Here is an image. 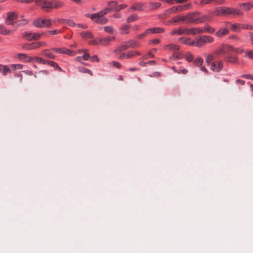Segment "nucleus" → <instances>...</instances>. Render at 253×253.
I'll return each mask as SVG.
<instances>
[{
    "label": "nucleus",
    "mask_w": 253,
    "mask_h": 253,
    "mask_svg": "<svg viewBox=\"0 0 253 253\" xmlns=\"http://www.w3.org/2000/svg\"><path fill=\"white\" fill-rule=\"evenodd\" d=\"M14 30L7 29L4 26L0 25V34L2 35H9L13 33Z\"/></svg>",
    "instance_id": "22"
},
{
    "label": "nucleus",
    "mask_w": 253,
    "mask_h": 253,
    "mask_svg": "<svg viewBox=\"0 0 253 253\" xmlns=\"http://www.w3.org/2000/svg\"><path fill=\"white\" fill-rule=\"evenodd\" d=\"M230 54H228L225 57V60L229 63L232 64H238V59L237 57L235 56H232L230 55Z\"/></svg>",
    "instance_id": "19"
},
{
    "label": "nucleus",
    "mask_w": 253,
    "mask_h": 253,
    "mask_svg": "<svg viewBox=\"0 0 253 253\" xmlns=\"http://www.w3.org/2000/svg\"><path fill=\"white\" fill-rule=\"evenodd\" d=\"M126 7H127V5L125 4L117 5L115 7L114 10L116 11H120V10H121L122 9H125Z\"/></svg>",
    "instance_id": "45"
},
{
    "label": "nucleus",
    "mask_w": 253,
    "mask_h": 253,
    "mask_svg": "<svg viewBox=\"0 0 253 253\" xmlns=\"http://www.w3.org/2000/svg\"><path fill=\"white\" fill-rule=\"evenodd\" d=\"M194 64L197 66H200L202 65L203 63V60L201 57L196 58L194 61Z\"/></svg>",
    "instance_id": "43"
},
{
    "label": "nucleus",
    "mask_w": 253,
    "mask_h": 253,
    "mask_svg": "<svg viewBox=\"0 0 253 253\" xmlns=\"http://www.w3.org/2000/svg\"><path fill=\"white\" fill-rule=\"evenodd\" d=\"M26 56H27V54H26L19 53L18 54L17 57L19 59L24 60Z\"/></svg>",
    "instance_id": "56"
},
{
    "label": "nucleus",
    "mask_w": 253,
    "mask_h": 253,
    "mask_svg": "<svg viewBox=\"0 0 253 253\" xmlns=\"http://www.w3.org/2000/svg\"><path fill=\"white\" fill-rule=\"evenodd\" d=\"M144 4L141 2H137L134 4L131 7H130L128 11H143L144 10Z\"/></svg>",
    "instance_id": "15"
},
{
    "label": "nucleus",
    "mask_w": 253,
    "mask_h": 253,
    "mask_svg": "<svg viewBox=\"0 0 253 253\" xmlns=\"http://www.w3.org/2000/svg\"><path fill=\"white\" fill-rule=\"evenodd\" d=\"M108 4L114 10L115 7L117 6V2L116 1H111L108 2Z\"/></svg>",
    "instance_id": "48"
},
{
    "label": "nucleus",
    "mask_w": 253,
    "mask_h": 253,
    "mask_svg": "<svg viewBox=\"0 0 253 253\" xmlns=\"http://www.w3.org/2000/svg\"><path fill=\"white\" fill-rule=\"evenodd\" d=\"M186 60L189 61V62H190L192 60H193V56L192 55V54H190V53H187L186 54Z\"/></svg>",
    "instance_id": "54"
},
{
    "label": "nucleus",
    "mask_w": 253,
    "mask_h": 253,
    "mask_svg": "<svg viewBox=\"0 0 253 253\" xmlns=\"http://www.w3.org/2000/svg\"><path fill=\"white\" fill-rule=\"evenodd\" d=\"M152 33H160L164 32V29L160 27H156L151 28Z\"/></svg>",
    "instance_id": "41"
},
{
    "label": "nucleus",
    "mask_w": 253,
    "mask_h": 253,
    "mask_svg": "<svg viewBox=\"0 0 253 253\" xmlns=\"http://www.w3.org/2000/svg\"><path fill=\"white\" fill-rule=\"evenodd\" d=\"M234 49V47L228 44H222L218 46L212 53L206 55V62L208 65H210L211 61L216 58L222 55L226 56L228 54H231V51Z\"/></svg>",
    "instance_id": "1"
},
{
    "label": "nucleus",
    "mask_w": 253,
    "mask_h": 253,
    "mask_svg": "<svg viewBox=\"0 0 253 253\" xmlns=\"http://www.w3.org/2000/svg\"><path fill=\"white\" fill-rule=\"evenodd\" d=\"M242 29L253 30V25L249 24H242Z\"/></svg>",
    "instance_id": "42"
},
{
    "label": "nucleus",
    "mask_w": 253,
    "mask_h": 253,
    "mask_svg": "<svg viewBox=\"0 0 253 253\" xmlns=\"http://www.w3.org/2000/svg\"><path fill=\"white\" fill-rule=\"evenodd\" d=\"M227 25H230L232 30L234 32H239L240 29H242V23H235L232 24L229 22H226Z\"/></svg>",
    "instance_id": "20"
},
{
    "label": "nucleus",
    "mask_w": 253,
    "mask_h": 253,
    "mask_svg": "<svg viewBox=\"0 0 253 253\" xmlns=\"http://www.w3.org/2000/svg\"><path fill=\"white\" fill-rule=\"evenodd\" d=\"M0 72L2 73L3 76H6L7 74L11 73V70L8 66L0 64Z\"/></svg>",
    "instance_id": "23"
},
{
    "label": "nucleus",
    "mask_w": 253,
    "mask_h": 253,
    "mask_svg": "<svg viewBox=\"0 0 253 253\" xmlns=\"http://www.w3.org/2000/svg\"><path fill=\"white\" fill-rule=\"evenodd\" d=\"M51 50H52L54 52H55L59 53L60 54H66L68 55H71L73 52V51L70 50L66 48H52L51 49Z\"/></svg>",
    "instance_id": "17"
},
{
    "label": "nucleus",
    "mask_w": 253,
    "mask_h": 253,
    "mask_svg": "<svg viewBox=\"0 0 253 253\" xmlns=\"http://www.w3.org/2000/svg\"><path fill=\"white\" fill-rule=\"evenodd\" d=\"M138 17L135 14H132L127 18L126 21L128 23H130L136 21Z\"/></svg>",
    "instance_id": "40"
},
{
    "label": "nucleus",
    "mask_w": 253,
    "mask_h": 253,
    "mask_svg": "<svg viewBox=\"0 0 253 253\" xmlns=\"http://www.w3.org/2000/svg\"><path fill=\"white\" fill-rule=\"evenodd\" d=\"M33 60H34V57H32L29 56H28V55H27L24 61L25 62H31L32 61H33Z\"/></svg>",
    "instance_id": "63"
},
{
    "label": "nucleus",
    "mask_w": 253,
    "mask_h": 253,
    "mask_svg": "<svg viewBox=\"0 0 253 253\" xmlns=\"http://www.w3.org/2000/svg\"><path fill=\"white\" fill-rule=\"evenodd\" d=\"M178 40L180 42L183 44L190 45H195V44H193L195 42V40L190 41L189 39H185L182 37L179 38Z\"/></svg>",
    "instance_id": "28"
},
{
    "label": "nucleus",
    "mask_w": 253,
    "mask_h": 253,
    "mask_svg": "<svg viewBox=\"0 0 253 253\" xmlns=\"http://www.w3.org/2000/svg\"><path fill=\"white\" fill-rule=\"evenodd\" d=\"M201 17L203 22L205 21H211L212 19V14H211V12L209 13L208 14L204 15Z\"/></svg>",
    "instance_id": "35"
},
{
    "label": "nucleus",
    "mask_w": 253,
    "mask_h": 253,
    "mask_svg": "<svg viewBox=\"0 0 253 253\" xmlns=\"http://www.w3.org/2000/svg\"><path fill=\"white\" fill-rule=\"evenodd\" d=\"M235 52L238 53H242L244 52V50L239 48H235L234 47V49L231 51V52Z\"/></svg>",
    "instance_id": "62"
},
{
    "label": "nucleus",
    "mask_w": 253,
    "mask_h": 253,
    "mask_svg": "<svg viewBox=\"0 0 253 253\" xmlns=\"http://www.w3.org/2000/svg\"><path fill=\"white\" fill-rule=\"evenodd\" d=\"M243 13L239 9L232 7H225V16L228 15H242Z\"/></svg>",
    "instance_id": "10"
},
{
    "label": "nucleus",
    "mask_w": 253,
    "mask_h": 253,
    "mask_svg": "<svg viewBox=\"0 0 253 253\" xmlns=\"http://www.w3.org/2000/svg\"><path fill=\"white\" fill-rule=\"evenodd\" d=\"M34 60L36 61L37 62L39 63H42V64H46V63H47V62L45 60L41 57H35Z\"/></svg>",
    "instance_id": "46"
},
{
    "label": "nucleus",
    "mask_w": 253,
    "mask_h": 253,
    "mask_svg": "<svg viewBox=\"0 0 253 253\" xmlns=\"http://www.w3.org/2000/svg\"><path fill=\"white\" fill-rule=\"evenodd\" d=\"M223 63L221 61H215L212 62L210 69L213 72H219L223 69Z\"/></svg>",
    "instance_id": "9"
},
{
    "label": "nucleus",
    "mask_w": 253,
    "mask_h": 253,
    "mask_svg": "<svg viewBox=\"0 0 253 253\" xmlns=\"http://www.w3.org/2000/svg\"><path fill=\"white\" fill-rule=\"evenodd\" d=\"M112 10H113V9H112V7H107L105 9L100 11V12H105V15L107 14L108 13L110 12Z\"/></svg>",
    "instance_id": "59"
},
{
    "label": "nucleus",
    "mask_w": 253,
    "mask_h": 253,
    "mask_svg": "<svg viewBox=\"0 0 253 253\" xmlns=\"http://www.w3.org/2000/svg\"><path fill=\"white\" fill-rule=\"evenodd\" d=\"M18 18L17 14L14 12H10L7 13V16L5 23L7 25H11L13 24L14 21Z\"/></svg>",
    "instance_id": "8"
},
{
    "label": "nucleus",
    "mask_w": 253,
    "mask_h": 253,
    "mask_svg": "<svg viewBox=\"0 0 253 253\" xmlns=\"http://www.w3.org/2000/svg\"><path fill=\"white\" fill-rule=\"evenodd\" d=\"M42 54L45 57H47L50 59H54L55 56L53 54L50 49H44L42 51Z\"/></svg>",
    "instance_id": "29"
},
{
    "label": "nucleus",
    "mask_w": 253,
    "mask_h": 253,
    "mask_svg": "<svg viewBox=\"0 0 253 253\" xmlns=\"http://www.w3.org/2000/svg\"><path fill=\"white\" fill-rule=\"evenodd\" d=\"M203 33H208L212 34L214 32L215 29L213 27L210 26L209 25L205 26L204 28H202Z\"/></svg>",
    "instance_id": "30"
},
{
    "label": "nucleus",
    "mask_w": 253,
    "mask_h": 253,
    "mask_svg": "<svg viewBox=\"0 0 253 253\" xmlns=\"http://www.w3.org/2000/svg\"><path fill=\"white\" fill-rule=\"evenodd\" d=\"M213 38L209 36H202L199 38L196 39L195 40V46H201L207 43H211L213 42Z\"/></svg>",
    "instance_id": "4"
},
{
    "label": "nucleus",
    "mask_w": 253,
    "mask_h": 253,
    "mask_svg": "<svg viewBox=\"0 0 253 253\" xmlns=\"http://www.w3.org/2000/svg\"><path fill=\"white\" fill-rule=\"evenodd\" d=\"M199 12L188 13L184 15L185 22L187 23H194L195 17L199 16Z\"/></svg>",
    "instance_id": "11"
},
{
    "label": "nucleus",
    "mask_w": 253,
    "mask_h": 253,
    "mask_svg": "<svg viewBox=\"0 0 253 253\" xmlns=\"http://www.w3.org/2000/svg\"><path fill=\"white\" fill-rule=\"evenodd\" d=\"M67 21V23L70 26L74 27L76 26V24L75 23V22L71 20H66Z\"/></svg>",
    "instance_id": "60"
},
{
    "label": "nucleus",
    "mask_w": 253,
    "mask_h": 253,
    "mask_svg": "<svg viewBox=\"0 0 253 253\" xmlns=\"http://www.w3.org/2000/svg\"><path fill=\"white\" fill-rule=\"evenodd\" d=\"M62 31L61 30H51L49 31L48 32V33L50 35H57L59 33H61Z\"/></svg>",
    "instance_id": "49"
},
{
    "label": "nucleus",
    "mask_w": 253,
    "mask_h": 253,
    "mask_svg": "<svg viewBox=\"0 0 253 253\" xmlns=\"http://www.w3.org/2000/svg\"><path fill=\"white\" fill-rule=\"evenodd\" d=\"M202 28H192L188 29V35L192 34L195 35L198 34L203 33Z\"/></svg>",
    "instance_id": "21"
},
{
    "label": "nucleus",
    "mask_w": 253,
    "mask_h": 253,
    "mask_svg": "<svg viewBox=\"0 0 253 253\" xmlns=\"http://www.w3.org/2000/svg\"><path fill=\"white\" fill-rule=\"evenodd\" d=\"M33 24L34 26L38 28L49 27L52 25V19H36L33 21Z\"/></svg>",
    "instance_id": "3"
},
{
    "label": "nucleus",
    "mask_w": 253,
    "mask_h": 253,
    "mask_svg": "<svg viewBox=\"0 0 253 253\" xmlns=\"http://www.w3.org/2000/svg\"><path fill=\"white\" fill-rule=\"evenodd\" d=\"M141 53L138 51H128L126 53V59H130L136 55H139Z\"/></svg>",
    "instance_id": "26"
},
{
    "label": "nucleus",
    "mask_w": 253,
    "mask_h": 253,
    "mask_svg": "<svg viewBox=\"0 0 253 253\" xmlns=\"http://www.w3.org/2000/svg\"><path fill=\"white\" fill-rule=\"evenodd\" d=\"M23 36L28 41L38 40L40 39L41 34L37 33L26 32L23 34Z\"/></svg>",
    "instance_id": "7"
},
{
    "label": "nucleus",
    "mask_w": 253,
    "mask_h": 253,
    "mask_svg": "<svg viewBox=\"0 0 253 253\" xmlns=\"http://www.w3.org/2000/svg\"><path fill=\"white\" fill-rule=\"evenodd\" d=\"M47 63L48 65L59 70L60 71H62V69L58 65V64L56 62L52 61H47Z\"/></svg>",
    "instance_id": "36"
},
{
    "label": "nucleus",
    "mask_w": 253,
    "mask_h": 253,
    "mask_svg": "<svg viewBox=\"0 0 253 253\" xmlns=\"http://www.w3.org/2000/svg\"><path fill=\"white\" fill-rule=\"evenodd\" d=\"M127 42L130 48H135L139 46V44L137 41L130 40Z\"/></svg>",
    "instance_id": "37"
},
{
    "label": "nucleus",
    "mask_w": 253,
    "mask_h": 253,
    "mask_svg": "<svg viewBox=\"0 0 253 253\" xmlns=\"http://www.w3.org/2000/svg\"><path fill=\"white\" fill-rule=\"evenodd\" d=\"M77 27L79 28H82V29H86L87 28V26L86 25H83L82 24H78L77 25H76V26Z\"/></svg>",
    "instance_id": "64"
},
{
    "label": "nucleus",
    "mask_w": 253,
    "mask_h": 253,
    "mask_svg": "<svg viewBox=\"0 0 253 253\" xmlns=\"http://www.w3.org/2000/svg\"><path fill=\"white\" fill-rule=\"evenodd\" d=\"M104 31L108 33L113 34L114 33V29L112 27L106 26L104 27Z\"/></svg>",
    "instance_id": "47"
},
{
    "label": "nucleus",
    "mask_w": 253,
    "mask_h": 253,
    "mask_svg": "<svg viewBox=\"0 0 253 253\" xmlns=\"http://www.w3.org/2000/svg\"><path fill=\"white\" fill-rule=\"evenodd\" d=\"M115 39V37L109 36L106 38L98 39V42L100 44L102 45H107L109 42L114 41Z\"/></svg>",
    "instance_id": "16"
},
{
    "label": "nucleus",
    "mask_w": 253,
    "mask_h": 253,
    "mask_svg": "<svg viewBox=\"0 0 253 253\" xmlns=\"http://www.w3.org/2000/svg\"><path fill=\"white\" fill-rule=\"evenodd\" d=\"M52 9H58L59 8H62L64 6V4L63 2L56 0H52Z\"/></svg>",
    "instance_id": "25"
},
{
    "label": "nucleus",
    "mask_w": 253,
    "mask_h": 253,
    "mask_svg": "<svg viewBox=\"0 0 253 253\" xmlns=\"http://www.w3.org/2000/svg\"><path fill=\"white\" fill-rule=\"evenodd\" d=\"M154 55L151 52H149L147 55H145L142 57L143 59H147L148 58H153Z\"/></svg>",
    "instance_id": "51"
},
{
    "label": "nucleus",
    "mask_w": 253,
    "mask_h": 253,
    "mask_svg": "<svg viewBox=\"0 0 253 253\" xmlns=\"http://www.w3.org/2000/svg\"><path fill=\"white\" fill-rule=\"evenodd\" d=\"M89 59H90V61H91V62H94V61L99 62V59L98 58V57L96 55L91 56L89 58Z\"/></svg>",
    "instance_id": "58"
},
{
    "label": "nucleus",
    "mask_w": 253,
    "mask_h": 253,
    "mask_svg": "<svg viewBox=\"0 0 253 253\" xmlns=\"http://www.w3.org/2000/svg\"><path fill=\"white\" fill-rule=\"evenodd\" d=\"M161 5L160 2H150L149 3V7L150 10H154L160 7Z\"/></svg>",
    "instance_id": "34"
},
{
    "label": "nucleus",
    "mask_w": 253,
    "mask_h": 253,
    "mask_svg": "<svg viewBox=\"0 0 253 253\" xmlns=\"http://www.w3.org/2000/svg\"><path fill=\"white\" fill-rule=\"evenodd\" d=\"M105 15V12L99 11L94 14H86L85 16L86 17L90 18L91 20L99 24H104L108 22V19L104 16Z\"/></svg>",
    "instance_id": "2"
},
{
    "label": "nucleus",
    "mask_w": 253,
    "mask_h": 253,
    "mask_svg": "<svg viewBox=\"0 0 253 253\" xmlns=\"http://www.w3.org/2000/svg\"><path fill=\"white\" fill-rule=\"evenodd\" d=\"M203 21L201 17H198V16H197L196 17H195L194 23H203Z\"/></svg>",
    "instance_id": "53"
},
{
    "label": "nucleus",
    "mask_w": 253,
    "mask_h": 253,
    "mask_svg": "<svg viewBox=\"0 0 253 253\" xmlns=\"http://www.w3.org/2000/svg\"><path fill=\"white\" fill-rule=\"evenodd\" d=\"M36 4L46 12H49L52 9V0H36Z\"/></svg>",
    "instance_id": "5"
},
{
    "label": "nucleus",
    "mask_w": 253,
    "mask_h": 253,
    "mask_svg": "<svg viewBox=\"0 0 253 253\" xmlns=\"http://www.w3.org/2000/svg\"><path fill=\"white\" fill-rule=\"evenodd\" d=\"M166 48L171 50H177L179 49V46L178 45L170 44L166 45Z\"/></svg>",
    "instance_id": "38"
},
{
    "label": "nucleus",
    "mask_w": 253,
    "mask_h": 253,
    "mask_svg": "<svg viewBox=\"0 0 253 253\" xmlns=\"http://www.w3.org/2000/svg\"><path fill=\"white\" fill-rule=\"evenodd\" d=\"M112 65L114 67H116L118 68H121V65L118 62L113 61L112 62Z\"/></svg>",
    "instance_id": "61"
},
{
    "label": "nucleus",
    "mask_w": 253,
    "mask_h": 253,
    "mask_svg": "<svg viewBox=\"0 0 253 253\" xmlns=\"http://www.w3.org/2000/svg\"><path fill=\"white\" fill-rule=\"evenodd\" d=\"M239 6L244 10L249 11L253 7V5L251 3H242L240 4Z\"/></svg>",
    "instance_id": "27"
},
{
    "label": "nucleus",
    "mask_w": 253,
    "mask_h": 253,
    "mask_svg": "<svg viewBox=\"0 0 253 253\" xmlns=\"http://www.w3.org/2000/svg\"><path fill=\"white\" fill-rule=\"evenodd\" d=\"M89 43L90 44H92V45H96V44H100L99 42H98V39L91 40L89 42Z\"/></svg>",
    "instance_id": "57"
},
{
    "label": "nucleus",
    "mask_w": 253,
    "mask_h": 253,
    "mask_svg": "<svg viewBox=\"0 0 253 253\" xmlns=\"http://www.w3.org/2000/svg\"><path fill=\"white\" fill-rule=\"evenodd\" d=\"M81 35L85 39H92L93 38L92 34L88 31L82 32L81 33Z\"/></svg>",
    "instance_id": "32"
},
{
    "label": "nucleus",
    "mask_w": 253,
    "mask_h": 253,
    "mask_svg": "<svg viewBox=\"0 0 253 253\" xmlns=\"http://www.w3.org/2000/svg\"><path fill=\"white\" fill-rule=\"evenodd\" d=\"M130 26L128 25H124L122 26L120 29L121 33L122 34H126L128 33Z\"/></svg>",
    "instance_id": "33"
},
{
    "label": "nucleus",
    "mask_w": 253,
    "mask_h": 253,
    "mask_svg": "<svg viewBox=\"0 0 253 253\" xmlns=\"http://www.w3.org/2000/svg\"><path fill=\"white\" fill-rule=\"evenodd\" d=\"M31 49H34L39 48L38 42H32L31 43Z\"/></svg>",
    "instance_id": "55"
},
{
    "label": "nucleus",
    "mask_w": 253,
    "mask_h": 253,
    "mask_svg": "<svg viewBox=\"0 0 253 253\" xmlns=\"http://www.w3.org/2000/svg\"><path fill=\"white\" fill-rule=\"evenodd\" d=\"M246 54L250 59H253V50L246 51Z\"/></svg>",
    "instance_id": "50"
},
{
    "label": "nucleus",
    "mask_w": 253,
    "mask_h": 253,
    "mask_svg": "<svg viewBox=\"0 0 253 253\" xmlns=\"http://www.w3.org/2000/svg\"><path fill=\"white\" fill-rule=\"evenodd\" d=\"M82 58L84 60H87L89 59V54L86 52V51L84 52V54L82 56Z\"/></svg>",
    "instance_id": "52"
},
{
    "label": "nucleus",
    "mask_w": 253,
    "mask_h": 253,
    "mask_svg": "<svg viewBox=\"0 0 253 253\" xmlns=\"http://www.w3.org/2000/svg\"><path fill=\"white\" fill-rule=\"evenodd\" d=\"M78 70L80 72H81L82 73H87V74H90L91 76H92V72L90 70H89L87 68L81 67H79Z\"/></svg>",
    "instance_id": "39"
},
{
    "label": "nucleus",
    "mask_w": 253,
    "mask_h": 253,
    "mask_svg": "<svg viewBox=\"0 0 253 253\" xmlns=\"http://www.w3.org/2000/svg\"><path fill=\"white\" fill-rule=\"evenodd\" d=\"M211 14L219 16H225V7H217Z\"/></svg>",
    "instance_id": "14"
},
{
    "label": "nucleus",
    "mask_w": 253,
    "mask_h": 253,
    "mask_svg": "<svg viewBox=\"0 0 253 253\" xmlns=\"http://www.w3.org/2000/svg\"><path fill=\"white\" fill-rule=\"evenodd\" d=\"M170 35H188V28H179L178 29H174L170 32Z\"/></svg>",
    "instance_id": "13"
},
{
    "label": "nucleus",
    "mask_w": 253,
    "mask_h": 253,
    "mask_svg": "<svg viewBox=\"0 0 253 253\" xmlns=\"http://www.w3.org/2000/svg\"><path fill=\"white\" fill-rule=\"evenodd\" d=\"M11 68L12 71H15L21 69L23 68V65L21 64H12L11 65Z\"/></svg>",
    "instance_id": "44"
},
{
    "label": "nucleus",
    "mask_w": 253,
    "mask_h": 253,
    "mask_svg": "<svg viewBox=\"0 0 253 253\" xmlns=\"http://www.w3.org/2000/svg\"><path fill=\"white\" fill-rule=\"evenodd\" d=\"M15 24L17 25V27L25 25L28 24V20L25 18H22L17 21H16Z\"/></svg>",
    "instance_id": "31"
},
{
    "label": "nucleus",
    "mask_w": 253,
    "mask_h": 253,
    "mask_svg": "<svg viewBox=\"0 0 253 253\" xmlns=\"http://www.w3.org/2000/svg\"><path fill=\"white\" fill-rule=\"evenodd\" d=\"M229 33V29L228 28L221 27L215 33L214 35L218 38H222L228 35Z\"/></svg>",
    "instance_id": "12"
},
{
    "label": "nucleus",
    "mask_w": 253,
    "mask_h": 253,
    "mask_svg": "<svg viewBox=\"0 0 253 253\" xmlns=\"http://www.w3.org/2000/svg\"><path fill=\"white\" fill-rule=\"evenodd\" d=\"M128 48H130V47L129 46L128 42H124L122 43V44L115 50V53L116 54H119L122 51L126 50Z\"/></svg>",
    "instance_id": "18"
},
{
    "label": "nucleus",
    "mask_w": 253,
    "mask_h": 253,
    "mask_svg": "<svg viewBox=\"0 0 253 253\" xmlns=\"http://www.w3.org/2000/svg\"><path fill=\"white\" fill-rule=\"evenodd\" d=\"M181 21L185 22L184 15H177L174 17L169 23L172 24L173 23H178Z\"/></svg>",
    "instance_id": "24"
},
{
    "label": "nucleus",
    "mask_w": 253,
    "mask_h": 253,
    "mask_svg": "<svg viewBox=\"0 0 253 253\" xmlns=\"http://www.w3.org/2000/svg\"><path fill=\"white\" fill-rule=\"evenodd\" d=\"M189 8V5H183L173 6L171 8L168 9L166 11L167 14H171L173 13H176L185 10Z\"/></svg>",
    "instance_id": "6"
}]
</instances>
